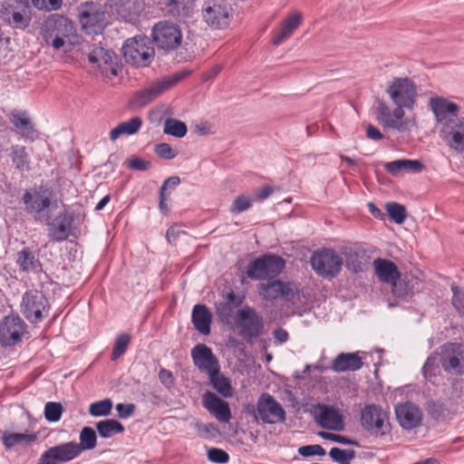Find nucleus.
<instances>
[{"label":"nucleus","instance_id":"nucleus-1","mask_svg":"<svg viewBox=\"0 0 464 464\" xmlns=\"http://www.w3.org/2000/svg\"><path fill=\"white\" fill-rule=\"evenodd\" d=\"M184 77L185 75L182 73H175L151 82L146 88L135 92L130 101V107L140 109L148 105L163 92L175 86Z\"/></svg>","mask_w":464,"mask_h":464},{"label":"nucleus","instance_id":"nucleus-2","mask_svg":"<svg viewBox=\"0 0 464 464\" xmlns=\"http://www.w3.org/2000/svg\"><path fill=\"white\" fill-rule=\"evenodd\" d=\"M235 324L238 334L247 343L258 338L264 329V321L255 308L246 305L236 314Z\"/></svg>","mask_w":464,"mask_h":464},{"label":"nucleus","instance_id":"nucleus-3","mask_svg":"<svg viewBox=\"0 0 464 464\" xmlns=\"http://www.w3.org/2000/svg\"><path fill=\"white\" fill-rule=\"evenodd\" d=\"M285 265V260L281 256L266 254L248 265L246 276L253 280L272 279L281 274Z\"/></svg>","mask_w":464,"mask_h":464},{"label":"nucleus","instance_id":"nucleus-4","mask_svg":"<svg viewBox=\"0 0 464 464\" xmlns=\"http://www.w3.org/2000/svg\"><path fill=\"white\" fill-rule=\"evenodd\" d=\"M122 52L126 62L136 66L149 65L155 54L151 43L145 36L128 39L122 46Z\"/></svg>","mask_w":464,"mask_h":464},{"label":"nucleus","instance_id":"nucleus-5","mask_svg":"<svg viewBox=\"0 0 464 464\" xmlns=\"http://www.w3.org/2000/svg\"><path fill=\"white\" fill-rule=\"evenodd\" d=\"M387 93L396 106L411 109L418 92L415 82L408 77L394 78L387 87Z\"/></svg>","mask_w":464,"mask_h":464},{"label":"nucleus","instance_id":"nucleus-6","mask_svg":"<svg viewBox=\"0 0 464 464\" xmlns=\"http://www.w3.org/2000/svg\"><path fill=\"white\" fill-rule=\"evenodd\" d=\"M54 198V192L45 186L34 187L25 190L22 200L27 213L39 218L41 214L48 209Z\"/></svg>","mask_w":464,"mask_h":464},{"label":"nucleus","instance_id":"nucleus-7","mask_svg":"<svg viewBox=\"0 0 464 464\" xmlns=\"http://www.w3.org/2000/svg\"><path fill=\"white\" fill-rule=\"evenodd\" d=\"M310 263L317 275L334 277L340 273L343 260L334 249L324 248L312 255Z\"/></svg>","mask_w":464,"mask_h":464},{"label":"nucleus","instance_id":"nucleus-8","mask_svg":"<svg viewBox=\"0 0 464 464\" xmlns=\"http://www.w3.org/2000/svg\"><path fill=\"white\" fill-rule=\"evenodd\" d=\"M48 308V301L41 291L28 290L23 295L21 312L31 323L41 322L47 314Z\"/></svg>","mask_w":464,"mask_h":464},{"label":"nucleus","instance_id":"nucleus-9","mask_svg":"<svg viewBox=\"0 0 464 464\" xmlns=\"http://www.w3.org/2000/svg\"><path fill=\"white\" fill-rule=\"evenodd\" d=\"M361 424L364 430L376 436H383L390 431L388 413L374 404L362 410Z\"/></svg>","mask_w":464,"mask_h":464},{"label":"nucleus","instance_id":"nucleus-10","mask_svg":"<svg viewBox=\"0 0 464 464\" xmlns=\"http://www.w3.org/2000/svg\"><path fill=\"white\" fill-rule=\"evenodd\" d=\"M152 38L157 46L163 50H175L182 42V33L176 24L161 21L152 29Z\"/></svg>","mask_w":464,"mask_h":464},{"label":"nucleus","instance_id":"nucleus-11","mask_svg":"<svg viewBox=\"0 0 464 464\" xmlns=\"http://www.w3.org/2000/svg\"><path fill=\"white\" fill-rule=\"evenodd\" d=\"M79 22L89 34L101 33L106 25V14L94 3H85L79 9Z\"/></svg>","mask_w":464,"mask_h":464},{"label":"nucleus","instance_id":"nucleus-12","mask_svg":"<svg viewBox=\"0 0 464 464\" xmlns=\"http://www.w3.org/2000/svg\"><path fill=\"white\" fill-rule=\"evenodd\" d=\"M202 17L211 28H226L229 24L230 7L224 2L209 0L205 3L202 8Z\"/></svg>","mask_w":464,"mask_h":464},{"label":"nucleus","instance_id":"nucleus-13","mask_svg":"<svg viewBox=\"0 0 464 464\" xmlns=\"http://www.w3.org/2000/svg\"><path fill=\"white\" fill-rule=\"evenodd\" d=\"M256 413L264 423L276 424L285 420V411L269 393H263L256 403Z\"/></svg>","mask_w":464,"mask_h":464},{"label":"nucleus","instance_id":"nucleus-14","mask_svg":"<svg viewBox=\"0 0 464 464\" xmlns=\"http://www.w3.org/2000/svg\"><path fill=\"white\" fill-rule=\"evenodd\" d=\"M440 136L450 150L464 153V117L448 121L441 127Z\"/></svg>","mask_w":464,"mask_h":464},{"label":"nucleus","instance_id":"nucleus-15","mask_svg":"<svg viewBox=\"0 0 464 464\" xmlns=\"http://www.w3.org/2000/svg\"><path fill=\"white\" fill-rule=\"evenodd\" d=\"M25 324L18 315L5 316L0 322V343L12 346L21 341L25 331Z\"/></svg>","mask_w":464,"mask_h":464},{"label":"nucleus","instance_id":"nucleus-16","mask_svg":"<svg viewBox=\"0 0 464 464\" xmlns=\"http://www.w3.org/2000/svg\"><path fill=\"white\" fill-rule=\"evenodd\" d=\"M372 265L378 279L382 283L391 285L395 295L402 296L406 294L397 287V281L401 277V273L392 261L379 257L373 261Z\"/></svg>","mask_w":464,"mask_h":464},{"label":"nucleus","instance_id":"nucleus-17","mask_svg":"<svg viewBox=\"0 0 464 464\" xmlns=\"http://www.w3.org/2000/svg\"><path fill=\"white\" fill-rule=\"evenodd\" d=\"M191 357L195 366L208 375L220 369L218 358L206 344L199 343L194 346L191 350Z\"/></svg>","mask_w":464,"mask_h":464},{"label":"nucleus","instance_id":"nucleus-18","mask_svg":"<svg viewBox=\"0 0 464 464\" xmlns=\"http://www.w3.org/2000/svg\"><path fill=\"white\" fill-rule=\"evenodd\" d=\"M430 108L435 115L436 121L445 126L448 121L455 120L459 112V106L446 98L434 97L430 100Z\"/></svg>","mask_w":464,"mask_h":464},{"label":"nucleus","instance_id":"nucleus-19","mask_svg":"<svg viewBox=\"0 0 464 464\" xmlns=\"http://www.w3.org/2000/svg\"><path fill=\"white\" fill-rule=\"evenodd\" d=\"M443 369L451 373H464V348L459 343H448L442 359Z\"/></svg>","mask_w":464,"mask_h":464},{"label":"nucleus","instance_id":"nucleus-20","mask_svg":"<svg viewBox=\"0 0 464 464\" xmlns=\"http://www.w3.org/2000/svg\"><path fill=\"white\" fill-rule=\"evenodd\" d=\"M258 289L260 295L266 301H274L279 297L291 300L295 295L292 284L285 283L280 280H275L267 284H260Z\"/></svg>","mask_w":464,"mask_h":464},{"label":"nucleus","instance_id":"nucleus-21","mask_svg":"<svg viewBox=\"0 0 464 464\" xmlns=\"http://www.w3.org/2000/svg\"><path fill=\"white\" fill-rule=\"evenodd\" d=\"M395 414L400 425L406 430L416 428L422 420L421 410L411 402L397 405Z\"/></svg>","mask_w":464,"mask_h":464},{"label":"nucleus","instance_id":"nucleus-22","mask_svg":"<svg viewBox=\"0 0 464 464\" xmlns=\"http://www.w3.org/2000/svg\"><path fill=\"white\" fill-rule=\"evenodd\" d=\"M75 441H68L50 447L43 452L58 464L68 463L80 456Z\"/></svg>","mask_w":464,"mask_h":464},{"label":"nucleus","instance_id":"nucleus-23","mask_svg":"<svg viewBox=\"0 0 464 464\" xmlns=\"http://www.w3.org/2000/svg\"><path fill=\"white\" fill-rule=\"evenodd\" d=\"M203 406L212 413L219 421L228 422L231 411L227 401L221 400L215 393L208 392L203 395Z\"/></svg>","mask_w":464,"mask_h":464},{"label":"nucleus","instance_id":"nucleus-24","mask_svg":"<svg viewBox=\"0 0 464 464\" xmlns=\"http://www.w3.org/2000/svg\"><path fill=\"white\" fill-rule=\"evenodd\" d=\"M44 37L49 43L53 37L67 38L72 32V24L64 17L51 18L44 22Z\"/></svg>","mask_w":464,"mask_h":464},{"label":"nucleus","instance_id":"nucleus-25","mask_svg":"<svg viewBox=\"0 0 464 464\" xmlns=\"http://www.w3.org/2000/svg\"><path fill=\"white\" fill-rule=\"evenodd\" d=\"M318 409L317 423L322 428L338 431L343 430V419L337 410L324 404L318 405Z\"/></svg>","mask_w":464,"mask_h":464},{"label":"nucleus","instance_id":"nucleus-26","mask_svg":"<svg viewBox=\"0 0 464 464\" xmlns=\"http://www.w3.org/2000/svg\"><path fill=\"white\" fill-rule=\"evenodd\" d=\"M363 365L362 358L357 353H342L332 362V370L335 372H355Z\"/></svg>","mask_w":464,"mask_h":464},{"label":"nucleus","instance_id":"nucleus-27","mask_svg":"<svg viewBox=\"0 0 464 464\" xmlns=\"http://www.w3.org/2000/svg\"><path fill=\"white\" fill-rule=\"evenodd\" d=\"M192 324L197 331L208 335L210 334L212 314L205 304H196L192 309Z\"/></svg>","mask_w":464,"mask_h":464},{"label":"nucleus","instance_id":"nucleus-28","mask_svg":"<svg viewBox=\"0 0 464 464\" xmlns=\"http://www.w3.org/2000/svg\"><path fill=\"white\" fill-rule=\"evenodd\" d=\"M302 16L298 13H295L284 20L280 27L274 32L272 42L275 45L280 44L286 40L293 32L300 25Z\"/></svg>","mask_w":464,"mask_h":464},{"label":"nucleus","instance_id":"nucleus-29","mask_svg":"<svg viewBox=\"0 0 464 464\" xmlns=\"http://www.w3.org/2000/svg\"><path fill=\"white\" fill-rule=\"evenodd\" d=\"M142 119L139 116L132 117L127 121L121 122L111 129L109 136L114 141L123 135L131 136L138 133L142 126Z\"/></svg>","mask_w":464,"mask_h":464},{"label":"nucleus","instance_id":"nucleus-30","mask_svg":"<svg viewBox=\"0 0 464 464\" xmlns=\"http://www.w3.org/2000/svg\"><path fill=\"white\" fill-rule=\"evenodd\" d=\"M384 169L392 176H399L403 171L420 172L423 165L417 160H398L384 164Z\"/></svg>","mask_w":464,"mask_h":464},{"label":"nucleus","instance_id":"nucleus-31","mask_svg":"<svg viewBox=\"0 0 464 464\" xmlns=\"http://www.w3.org/2000/svg\"><path fill=\"white\" fill-rule=\"evenodd\" d=\"M16 263L20 270L26 273L35 272L41 267L40 261L29 247H24L18 252Z\"/></svg>","mask_w":464,"mask_h":464},{"label":"nucleus","instance_id":"nucleus-32","mask_svg":"<svg viewBox=\"0 0 464 464\" xmlns=\"http://www.w3.org/2000/svg\"><path fill=\"white\" fill-rule=\"evenodd\" d=\"M116 60V55L113 52L104 48H95L89 55V61L92 63H97L100 68L102 65H108L111 68V72L116 75V69L112 67Z\"/></svg>","mask_w":464,"mask_h":464},{"label":"nucleus","instance_id":"nucleus-33","mask_svg":"<svg viewBox=\"0 0 464 464\" xmlns=\"http://www.w3.org/2000/svg\"><path fill=\"white\" fill-rule=\"evenodd\" d=\"M72 218L68 214L60 215L52 228V236L56 241L65 240L70 235Z\"/></svg>","mask_w":464,"mask_h":464},{"label":"nucleus","instance_id":"nucleus-34","mask_svg":"<svg viewBox=\"0 0 464 464\" xmlns=\"http://www.w3.org/2000/svg\"><path fill=\"white\" fill-rule=\"evenodd\" d=\"M346 266L353 273L362 270V265L365 259V253L362 250L349 247L344 250Z\"/></svg>","mask_w":464,"mask_h":464},{"label":"nucleus","instance_id":"nucleus-35","mask_svg":"<svg viewBox=\"0 0 464 464\" xmlns=\"http://www.w3.org/2000/svg\"><path fill=\"white\" fill-rule=\"evenodd\" d=\"M209 382L213 388L223 397L228 398L232 396V386L228 378L220 373V369L216 372L208 374Z\"/></svg>","mask_w":464,"mask_h":464},{"label":"nucleus","instance_id":"nucleus-36","mask_svg":"<svg viewBox=\"0 0 464 464\" xmlns=\"http://www.w3.org/2000/svg\"><path fill=\"white\" fill-rule=\"evenodd\" d=\"M99 435L102 438H111L124 431L123 425L116 420L108 419L96 423Z\"/></svg>","mask_w":464,"mask_h":464},{"label":"nucleus","instance_id":"nucleus-37","mask_svg":"<svg viewBox=\"0 0 464 464\" xmlns=\"http://www.w3.org/2000/svg\"><path fill=\"white\" fill-rule=\"evenodd\" d=\"M79 442H76L78 452L80 455L84 450H91L96 447L97 436L93 429L91 427H84L80 432Z\"/></svg>","mask_w":464,"mask_h":464},{"label":"nucleus","instance_id":"nucleus-38","mask_svg":"<svg viewBox=\"0 0 464 464\" xmlns=\"http://www.w3.org/2000/svg\"><path fill=\"white\" fill-rule=\"evenodd\" d=\"M37 436L35 434L24 433H10L5 432L3 434V444L6 449H11L17 444L30 443L35 441Z\"/></svg>","mask_w":464,"mask_h":464},{"label":"nucleus","instance_id":"nucleus-39","mask_svg":"<svg viewBox=\"0 0 464 464\" xmlns=\"http://www.w3.org/2000/svg\"><path fill=\"white\" fill-rule=\"evenodd\" d=\"M10 121L21 130L23 136L30 137L34 132L29 117L24 112L12 113Z\"/></svg>","mask_w":464,"mask_h":464},{"label":"nucleus","instance_id":"nucleus-40","mask_svg":"<svg viewBox=\"0 0 464 464\" xmlns=\"http://www.w3.org/2000/svg\"><path fill=\"white\" fill-rule=\"evenodd\" d=\"M11 158L15 168L21 171L29 169V156L26 152V149L24 146H13L11 149Z\"/></svg>","mask_w":464,"mask_h":464},{"label":"nucleus","instance_id":"nucleus-41","mask_svg":"<svg viewBox=\"0 0 464 464\" xmlns=\"http://www.w3.org/2000/svg\"><path fill=\"white\" fill-rule=\"evenodd\" d=\"M163 131L165 134L171 135L176 138H183L187 134L188 129L183 121L169 118L164 121Z\"/></svg>","mask_w":464,"mask_h":464},{"label":"nucleus","instance_id":"nucleus-42","mask_svg":"<svg viewBox=\"0 0 464 464\" xmlns=\"http://www.w3.org/2000/svg\"><path fill=\"white\" fill-rule=\"evenodd\" d=\"M377 120L384 127L398 129L397 121L392 118L390 108L385 103H380L377 108Z\"/></svg>","mask_w":464,"mask_h":464},{"label":"nucleus","instance_id":"nucleus-43","mask_svg":"<svg viewBox=\"0 0 464 464\" xmlns=\"http://www.w3.org/2000/svg\"><path fill=\"white\" fill-rule=\"evenodd\" d=\"M387 214L396 224H402L406 219V208L403 205L396 202H389L385 205Z\"/></svg>","mask_w":464,"mask_h":464},{"label":"nucleus","instance_id":"nucleus-44","mask_svg":"<svg viewBox=\"0 0 464 464\" xmlns=\"http://www.w3.org/2000/svg\"><path fill=\"white\" fill-rule=\"evenodd\" d=\"M112 409V401L110 399H104L95 401L89 406V413L94 417L107 416Z\"/></svg>","mask_w":464,"mask_h":464},{"label":"nucleus","instance_id":"nucleus-45","mask_svg":"<svg viewBox=\"0 0 464 464\" xmlns=\"http://www.w3.org/2000/svg\"><path fill=\"white\" fill-rule=\"evenodd\" d=\"M63 411L60 402L49 401L44 406V417L49 422H57L62 417Z\"/></svg>","mask_w":464,"mask_h":464},{"label":"nucleus","instance_id":"nucleus-46","mask_svg":"<svg viewBox=\"0 0 464 464\" xmlns=\"http://www.w3.org/2000/svg\"><path fill=\"white\" fill-rule=\"evenodd\" d=\"M329 455L334 461L340 464H350V460L355 457V451L353 450L332 448Z\"/></svg>","mask_w":464,"mask_h":464},{"label":"nucleus","instance_id":"nucleus-47","mask_svg":"<svg viewBox=\"0 0 464 464\" xmlns=\"http://www.w3.org/2000/svg\"><path fill=\"white\" fill-rule=\"evenodd\" d=\"M251 207H252V199L250 198V197L247 195H245V194H241L234 199V201L230 207V213L239 214L244 211H246Z\"/></svg>","mask_w":464,"mask_h":464},{"label":"nucleus","instance_id":"nucleus-48","mask_svg":"<svg viewBox=\"0 0 464 464\" xmlns=\"http://www.w3.org/2000/svg\"><path fill=\"white\" fill-rule=\"evenodd\" d=\"M130 342V336L127 334H121L117 337L113 351L111 353V360H117L119 357H121L127 350L128 345Z\"/></svg>","mask_w":464,"mask_h":464},{"label":"nucleus","instance_id":"nucleus-49","mask_svg":"<svg viewBox=\"0 0 464 464\" xmlns=\"http://www.w3.org/2000/svg\"><path fill=\"white\" fill-rule=\"evenodd\" d=\"M216 314L222 323L228 324L232 317L233 308L229 303H218L216 304Z\"/></svg>","mask_w":464,"mask_h":464},{"label":"nucleus","instance_id":"nucleus-50","mask_svg":"<svg viewBox=\"0 0 464 464\" xmlns=\"http://www.w3.org/2000/svg\"><path fill=\"white\" fill-rule=\"evenodd\" d=\"M208 459L218 464H225L229 460V455L223 450L211 448L208 450Z\"/></svg>","mask_w":464,"mask_h":464},{"label":"nucleus","instance_id":"nucleus-51","mask_svg":"<svg viewBox=\"0 0 464 464\" xmlns=\"http://www.w3.org/2000/svg\"><path fill=\"white\" fill-rule=\"evenodd\" d=\"M154 151L160 158L164 160H172L178 154L168 143L157 144L154 148Z\"/></svg>","mask_w":464,"mask_h":464},{"label":"nucleus","instance_id":"nucleus-52","mask_svg":"<svg viewBox=\"0 0 464 464\" xmlns=\"http://www.w3.org/2000/svg\"><path fill=\"white\" fill-rule=\"evenodd\" d=\"M32 4L39 10L53 11L61 7L62 0H32Z\"/></svg>","mask_w":464,"mask_h":464},{"label":"nucleus","instance_id":"nucleus-53","mask_svg":"<svg viewBox=\"0 0 464 464\" xmlns=\"http://www.w3.org/2000/svg\"><path fill=\"white\" fill-rule=\"evenodd\" d=\"M453 292L452 304L459 314H464V289L461 290L456 285L451 286Z\"/></svg>","mask_w":464,"mask_h":464},{"label":"nucleus","instance_id":"nucleus-54","mask_svg":"<svg viewBox=\"0 0 464 464\" xmlns=\"http://www.w3.org/2000/svg\"><path fill=\"white\" fill-rule=\"evenodd\" d=\"M298 452L300 455L304 457H309L314 455L323 456L325 454V450L320 445L303 446L298 449Z\"/></svg>","mask_w":464,"mask_h":464},{"label":"nucleus","instance_id":"nucleus-55","mask_svg":"<svg viewBox=\"0 0 464 464\" xmlns=\"http://www.w3.org/2000/svg\"><path fill=\"white\" fill-rule=\"evenodd\" d=\"M320 436L324 440H329L334 442H338L344 445H351L353 444V441L348 439L347 437L334 434V433H329V432H320Z\"/></svg>","mask_w":464,"mask_h":464},{"label":"nucleus","instance_id":"nucleus-56","mask_svg":"<svg viewBox=\"0 0 464 464\" xmlns=\"http://www.w3.org/2000/svg\"><path fill=\"white\" fill-rule=\"evenodd\" d=\"M159 379L160 382L167 388H170L174 384V377L172 372L167 369H160L159 372Z\"/></svg>","mask_w":464,"mask_h":464},{"label":"nucleus","instance_id":"nucleus-57","mask_svg":"<svg viewBox=\"0 0 464 464\" xmlns=\"http://www.w3.org/2000/svg\"><path fill=\"white\" fill-rule=\"evenodd\" d=\"M150 163L140 158H132L128 161V167L136 170H146L149 169Z\"/></svg>","mask_w":464,"mask_h":464},{"label":"nucleus","instance_id":"nucleus-58","mask_svg":"<svg viewBox=\"0 0 464 464\" xmlns=\"http://www.w3.org/2000/svg\"><path fill=\"white\" fill-rule=\"evenodd\" d=\"M12 20L14 24L19 28H25L29 24L30 17L22 14L19 12H14L12 14Z\"/></svg>","mask_w":464,"mask_h":464},{"label":"nucleus","instance_id":"nucleus-59","mask_svg":"<svg viewBox=\"0 0 464 464\" xmlns=\"http://www.w3.org/2000/svg\"><path fill=\"white\" fill-rule=\"evenodd\" d=\"M180 183V179L177 176H172L167 179L161 188H160V194H167L168 189H174L176 187H178Z\"/></svg>","mask_w":464,"mask_h":464},{"label":"nucleus","instance_id":"nucleus-60","mask_svg":"<svg viewBox=\"0 0 464 464\" xmlns=\"http://www.w3.org/2000/svg\"><path fill=\"white\" fill-rule=\"evenodd\" d=\"M116 411L118 412V415L121 419H126L132 415V413L134 411V405L133 404L118 403L116 405Z\"/></svg>","mask_w":464,"mask_h":464},{"label":"nucleus","instance_id":"nucleus-61","mask_svg":"<svg viewBox=\"0 0 464 464\" xmlns=\"http://www.w3.org/2000/svg\"><path fill=\"white\" fill-rule=\"evenodd\" d=\"M366 136L372 140H381L383 139V135L381 131L372 124L366 127Z\"/></svg>","mask_w":464,"mask_h":464},{"label":"nucleus","instance_id":"nucleus-62","mask_svg":"<svg viewBox=\"0 0 464 464\" xmlns=\"http://www.w3.org/2000/svg\"><path fill=\"white\" fill-rule=\"evenodd\" d=\"M273 191L274 189L272 187L264 186L256 191L255 196L257 200L263 201L267 198L273 193Z\"/></svg>","mask_w":464,"mask_h":464},{"label":"nucleus","instance_id":"nucleus-63","mask_svg":"<svg viewBox=\"0 0 464 464\" xmlns=\"http://www.w3.org/2000/svg\"><path fill=\"white\" fill-rule=\"evenodd\" d=\"M180 231L178 226H172L167 230V240L169 243H174L179 237Z\"/></svg>","mask_w":464,"mask_h":464},{"label":"nucleus","instance_id":"nucleus-64","mask_svg":"<svg viewBox=\"0 0 464 464\" xmlns=\"http://www.w3.org/2000/svg\"><path fill=\"white\" fill-rule=\"evenodd\" d=\"M274 336L281 343L286 342L289 337L288 333L282 328L276 329L274 332Z\"/></svg>","mask_w":464,"mask_h":464}]
</instances>
